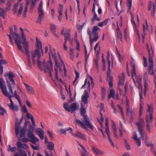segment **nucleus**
Returning <instances> with one entry per match:
<instances>
[{
  "label": "nucleus",
  "mask_w": 156,
  "mask_h": 156,
  "mask_svg": "<svg viewBox=\"0 0 156 156\" xmlns=\"http://www.w3.org/2000/svg\"><path fill=\"white\" fill-rule=\"evenodd\" d=\"M18 6V3L15 4L14 5V6H13V8L12 9V11L13 12V14H15L17 12Z\"/></svg>",
  "instance_id": "nucleus-44"
},
{
  "label": "nucleus",
  "mask_w": 156,
  "mask_h": 156,
  "mask_svg": "<svg viewBox=\"0 0 156 156\" xmlns=\"http://www.w3.org/2000/svg\"><path fill=\"white\" fill-rule=\"evenodd\" d=\"M92 150L93 152L95 153L97 155L102 154H104V152H103L94 146H92Z\"/></svg>",
  "instance_id": "nucleus-29"
},
{
  "label": "nucleus",
  "mask_w": 156,
  "mask_h": 156,
  "mask_svg": "<svg viewBox=\"0 0 156 156\" xmlns=\"http://www.w3.org/2000/svg\"><path fill=\"white\" fill-rule=\"evenodd\" d=\"M146 145L148 147L151 146L153 145V143L152 141L149 142H147L146 143H145Z\"/></svg>",
  "instance_id": "nucleus-64"
},
{
  "label": "nucleus",
  "mask_w": 156,
  "mask_h": 156,
  "mask_svg": "<svg viewBox=\"0 0 156 156\" xmlns=\"http://www.w3.org/2000/svg\"><path fill=\"white\" fill-rule=\"evenodd\" d=\"M2 49V48L0 47V51ZM2 58V55L0 52V58ZM7 63V62L5 60L3 59L0 60V73L2 74L3 73V66L2 65Z\"/></svg>",
  "instance_id": "nucleus-17"
},
{
  "label": "nucleus",
  "mask_w": 156,
  "mask_h": 156,
  "mask_svg": "<svg viewBox=\"0 0 156 156\" xmlns=\"http://www.w3.org/2000/svg\"><path fill=\"white\" fill-rule=\"evenodd\" d=\"M49 49L50 51V52L49 54V60L47 61V63H46L44 60L43 62V66L44 68V69L45 72L46 73H49V76L52 78V75L51 72L53 71L52 64L51 61V56L52 58H53L55 62V67L54 68L55 70V78L56 80L58 79V69L60 72L62 71L61 67L62 66H63L64 68V74H65V73H66V68L65 67V64L63 63L62 60L60 58V60L61 62L60 65H59L58 66V62L57 59L56 58V57L55 55H54L52 52V48L51 46L49 45Z\"/></svg>",
  "instance_id": "nucleus-1"
},
{
  "label": "nucleus",
  "mask_w": 156,
  "mask_h": 156,
  "mask_svg": "<svg viewBox=\"0 0 156 156\" xmlns=\"http://www.w3.org/2000/svg\"><path fill=\"white\" fill-rule=\"evenodd\" d=\"M4 76L6 77L5 80L8 89L10 93L13 94V92L12 88L14 87L15 84V82L14 79V78L15 77V74L12 71H10L5 73Z\"/></svg>",
  "instance_id": "nucleus-3"
},
{
  "label": "nucleus",
  "mask_w": 156,
  "mask_h": 156,
  "mask_svg": "<svg viewBox=\"0 0 156 156\" xmlns=\"http://www.w3.org/2000/svg\"><path fill=\"white\" fill-rule=\"evenodd\" d=\"M94 65L95 66L96 69H98V58H96L94 60Z\"/></svg>",
  "instance_id": "nucleus-42"
},
{
  "label": "nucleus",
  "mask_w": 156,
  "mask_h": 156,
  "mask_svg": "<svg viewBox=\"0 0 156 156\" xmlns=\"http://www.w3.org/2000/svg\"><path fill=\"white\" fill-rule=\"evenodd\" d=\"M100 30V28L97 26L94 27L92 30V33L94 36V37L92 39L91 36L90 37V43L91 45L95 41H97L98 37V33L97 31Z\"/></svg>",
  "instance_id": "nucleus-10"
},
{
  "label": "nucleus",
  "mask_w": 156,
  "mask_h": 156,
  "mask_svg": "<svg viewBox=\"0 0 156 156\" xmlns=\"http://www.w3.org/2000/svg\"><path fill=\"white\" fill-rule=\"evenodd\" d=\"M42 6L43 4L42 2H41L39 4L38 8L39 16L37 20V22L40 23H41L44 15V11L42 9Z\"/></svg>",
  "instance_id": "nucleus-11"
},
{
  "label": "nucleus",
  "mask_w": 156,
  "mask_h": 156,
  "mask_svg": "<svg viewBox=\"0 0 156 156\" xmlns=\"http://www.w3.org/2000/svg\"><path fill=\"white\" fill-rule=\"evenodd\" d=\"M47 144V148L48 150L51 151H52L54 150V144L52 142H50Z\"/></svg>",
  "instance_id": "nucleus-31"
},
{
  "label": "nucleus",
  "mask_w": 156,
  "mask_h": 156,
  "mask_svg": "<svg viewBox=\"0 0 156 156\" xmlns=\"http://www.w3.org/2000/svg\"><path fill=\"white\" fill-rule=\"evenodd\" d=\"M15 35H16V38L14 39L15 42L19 49L23 51L22 46L21 44V42L20 39V37L18 34H15Z\"/></svg>",
  "instance_id": "nucleus-14"
},
{
  "label": "nucleus",
  "mask_w": 156,
  "mask_h": 156,
  "mask_svg": "<svg viewBox=\"0 0 156 156\" xmlns=\"http://www.w3.org/2000/svg\"><path fill=\"white\" fill-rule=\"evenodd\" d=\"M115 92L113 89L110 90V93L108 94V98L110 99L111 97L113 98L115 95Z\"/></svg>",
  "instance_id": "nucleus-35"
},
{
  "label": "nucleus",
  "mask_w": 156,
  "mask_h": 156,
  "mask_svg": "<svg viewBox=\"0 0 156 156\" xmlns=\"http://www.w3.org/2000/svg\"><path fill=\"white\" fill-rule=\"evenodd\" d=\"M25 53L27 58V64L28 66L30 67L31 66V62L30 57L29 55L28 49L25 50Z\"/></svg>",
  "instance_id": "nucleus-20"
},
{
  "label": "nucleus",
  "mask_w": 156,
  "mask_h": 156,
  "mask_svg": "<svg viewBox=\"0 0 156 156\" xmlns=\"http://www.w3.org/2000/svg\"><path fill=\"white\" fill-rule=\"evenodd\" d=\"M144 120L143 119H140L139 122L136 123V125L138 129H143L144 125Z\"/></svg>",
  "instance_id": "nucleus-27"
},
{
  "label": "nucleus",
  "mask_w": 156,
  "mask_h": 156,
  "mask_svg": "<svg viewBox=\"0 0 156 156\" xmlns=\"http://www.w3.org/2000/svg\"><path fill=\"white\" fill-rule=\"evenodd\" d=\"M108 139L109 140V142L110 143L112 146L113 147H114V144L113 143V142L112 141V139L111 138L110 136V135L108 136Z\"/></svg>",
  "instance_id": "nucleus-59"
},
{
  "label": "nucleus",
  "mask_w": 156,
  "mask_h": 156,
  "mask_svg": "<svg viewBox=\"0 0 156 156\" xmlns=\"http://www.w3.org/2000/svg\"><path fill=\"white\" fill-rule=\"evenodd\" d=\"M11 6V0H8L6 3V9L7 10H10V7Z\"/></svg>",
  "instance_id": "nucleus-38"
},
{
  "label": "nucleus",
  "mask_w": 156,
  "mask_h": 156,
  "mask_svg": "<svg viewBox=\"0 0 156 156\" xmlns=\"http://www.w3.org/2000/svg\"><path fill=\"white\" fill-rule=\"evenodd\" d=\"M148 108L147 112L149 113V116L147 115L146 116L145 122H146V126L147 129L149 132H150V123H152L153 122V108L152 106L147 105Z\"/></svg>",
  "instance_id": "nucleus-5"
},
{
  "label": "nucleus",
  "mask_w": 156,
  "mask_h": 156,
  "mask_svg": "<svg viewBox=\"0 0 156 156\" xmlns=\"http://www.w3.org/2000/svg\"><path fill=\"white\" fill-rule=\"evenodd\" d=\"M36 40L37 41V43L36 45V50L37 49L38 51H40V49H41L42 52V54L43 55V50L42 49V44L40 41H38V39L37 38H36Z\"/></svg>",
  "instance_id": "nucleus-25"
},
{
  "label": "nucleus",
  "mask_w": 156,
  "mask_h": 156,
  "mask_svg": "<svg viewBox=\"0 0 156 156\" xmlns=\"http://www.w3.org/2000/svg\"><path fill=\"white\" fill-rule=\"evenodd\" d=\"M75 72L76 75V78L73 81V85H74L75 82L76 81L77 79L79 77V73L76 70H75Z\"/></svg>",
  "instance_id": "nucleus-52"
},
{
  "label": "nucleus",
  "mask_w": 156,
  "mask_h": 156,
  "mask_svg": "<svg viewBox=\"0 0 156 156\" xmlns=\"http://www.w3.org/2000/svg\"><path fill=\"white\" fill-rule=\"evenodd\" d=\"M153 9H152V11L151 12V16L153 17L154 16H155V6L154 4L153 5Z\"/></svg>",
  "instance_id": "nucleus-57"
},
{
  "label": "nucleus",
  "mask_w": 156,
  "mask_h": 156,
  "mask_svg": "<svg viewBox=\"0 0 156 156\" xmlns=\"http://www.w3.org/2000/svg\"><path fill=\"white\" fill-rule=\"evenodd\" d=\"M26 5L25 8V9L23 13V16L24 17H26V12L28 9V5L29 4L31 3L30 9L32 10L34 6L35 5L37 0H26Z\"/></svg>",
  "instance_id": "nucleus-12"
},
{
  "label": "nucleus",
  "mask_w": 156,
  "mask_h": 156,
  "mask_svg": "<svg viewBox=\"0 0 156 156\" xmlns=\"http://www.w3.org/2000/svg\"><path fill=\"white\" fill-rule=\"evenodd\" d=\"M145 22L146 24V26L145 27L144 24L143 25V31L144 32H145L146 30L147 29L148 27V25H147V20H146Z\"/></svg>",
  "instance_id": "nucleus-55"
},
{
  "label": "nucleus",
  "mask_w": 156,
  "mask_h": 156,
  "mask_svg": "<svg viewBox=\"0 0 156 156\" xmlns=\"http://www.w3.org/2000/svg\"><path fill=\"white\" fill-rule=\"evenodd\" d=\"M108 22V20L106 19L103 21L101 23H99L98 24V25L100 27H102L103 26L106 25Z\"/></svg>",
  "instance_id": "nucleus-39"
},
{
  "label": "nucleus",
  "mask_w": 156,
  "mask_h": 156,
  "mask_svg": "<svg viewBox=\"0 0 156 156\" xmlns=\"http://www.w3.org/2000/svg\"><path fill=\"white\" fill-rule=\"evenodd\" d=\"M6 13V12L3 9L0 8V16L3 18H5V15Z\"/></svg>",
  "instance_id": "nucleus-40"
},
{
  "label": "nucleus",
  "mask_w": 156,
  "mask_h": 156,
  "mask_svg": "<svg viewBox=\"0 0 156 156\" xmlns=\"http://www.w3.org/2000/svg\"><path fill=\"white\" fill-rule=\"evenodd\" d=\"M26 88L30 94H32L34 92V91L32 87L28 86Z\"/></svg>",
  "instance_id": "nucleus-48"
},
{
  "label": "nucleus",
  "mask_w": 156,
  "mask_h": 156,
  "mask_svg": "<svg viewBox=\"0 0 156 156\" xmlns=\"http://www.w3.org/2000/svg\"><path fill=\"white\" fill-rule=\"evenodd\" d=\"M107 80L108 81V85L110 88H112L113 87L112 81L113 77L111 76L108 73H107Z\"/></svg>",
  "instance_id": "nucleus-23"
},
{
  "label": "nucleus",
  "mask_w": 156,
  "mask_h": 156,
  "mask_svg": "<svg viewBox=\"0 0 156 156\" xmlns=\"http://www.w3.org/2000/svg\"><path fill=\"white\" fill-rule=\"evenodd\" d=\"M35 129V127L32 125H30L28 127L27 130V136L30 138V141L33 144H35L39 141V139L34 135L33 132Z\"/></svg>",
  "instance_id": "nucleus-6"
},
{
  "label": "nucleus",
  "mask_w": 156,
  "mask_h": 156,
  "mask_svg": "<svg viewBox=\"0 0 156 156\" xmlns=\"http://www.w3.org/2000/svg\"><path fill=\"white\" fill-rule=\"evenodd\" d=\"M22 111L25 113H26L28 112V111L27 108L25 105H23L22 108Z\"/></svg>",
  "instance_id": "nucleus-56"
},
{
  "label": "nucleus",
  "mask_w": 156,
  "mask_h": 156,
  "mask_svg": "<svg viewBox=\"0 0 156 156\" xmlns=\"http://www.w3.org/2000/svg\"><path fill=\"white\" fill-rule=\"evenodd\" d=\"M0 88L2 93L5 96L8 97L9 98L14 97L12 95H10L8 93L5 82L2 77L0 78Z\"/></svg>",
  "instance_id": "nucleus-7"
},
{
  "label": "nucleus",
  "mask_w": 156,
  "mask_h": 156,
  "mask_svg": "<svg viewBox=\"0 0 156 156\" xmlns=\"http://www.w3.org/2000/svg\"><path fill=\"white\" fill-rule=\"evenodd\" d=\"M58 131L60 134H66V129H58Z\"/></svg>",
  "instance_id": "nucleus-43"
},
{
  "label": "nucleus",
  "mask_w": 156,
  "mask_h": 156,
  "mask_svg": "<svg viewBox=\"0 0 156 156\" xmlns=\"http://www.w3.org/2000/svg\"><path fill=\"white\" fill-rule=\"evenodd\" d=\"M36 132L39 133L38 135L41 139L43 140L44 139V132L43 130L40 128H38L36 129Z\"/></svg>",
  "instance_id": "nucleus-28"
},
{
  "label": "nucleus",
  "mask_w": 156,
  "mask_h": 156,
  "mask_svg": "<svg viewBox=\"0 0 156 156\" xmlns=\"http://www.w3.org/2000/svg\"><path fill=\"white\" fill-rule=\"evenodd\" d=\"M95 4H93L92 9V12L94 13V18L97 21L100 20L99 18L98 17L97 15L95 12Z\"/></svg>",
  "instance_id": "nucleus-30"
},
{
  "label": "nucleus",
  "mask_w": 156,
  "mask_h": 156,
  "mask_svg": "<svg viewBox=\"0 0 156 156\" xmlns=\"http://www.w3.org/2000/svg\"><path fill=\"white\" fill-rule=\"evenodd\" d=\"M70 33V30L69 29H67L66 30L65 33L64 35V38L68 40V41H70V43L72 44L73 41V38H71Z\"/></svg>",
  "instance_id": "nucleus-15"
},
{
  "label": "nucleus",
  "mask_w": 156,
  "mask_h": 156,
  "mask_svg": "<svg viewBox=\"0 0 156 156\" xmlns=\"http://www.w3.org/2000/svg\"><path fill=\"white\" fill-rule=\"evenodd\" d=\"M135 140L136 141V143L138 147L141 145V140L140 138H138Z\"/></svg>",
  "instance_id": "nucleus-50"
},
{
  "label": "nucleus",
  "mask_w": 156,
  "mask_h": 156,
  "mask_svg": "<svg viewBox=\"0 0 156 156\" xmlns=\"http://www.w3.org/2000/svg\"><path fill=\"white\" fill-rule=\"evenodd\" d=\"M63 107L66 111L71 113L79 109V104L76 103H72L69 106H68L67 103H65L64 104Z\"/></svg>",
  "instance_id": "nucleus-9"
},
{
  "label": "nucleus",
  "mask_w": 156,
  "mask_h": 156,
  "mask_svg": "<svg viewBox=\"0 0 156 156\" xmlns=\"http://www.w3.org/2000/svg\"><path fill=\"white\" fill-rule=\"evenodd\" d=\"M17 34L15 32L14 33L13 32L12 28H10V34H7V35L8 36L10 40V41L12 44H13V43L12 41V39L11 37V36H12L15 39V38H16V35H15V34Z\"/></svg>",
  "instance_id": "nucleus-16"
},
{
  "label": "nucleus",
  "mask_w": 156,
  "mask_h": 156,
  "mask_svg": "<svg viewBox=\"0 0 156 156\" xmlns=\"http://www.w3.org/2000/svg\"><path fill=\"white\" fill-rule=\"evenodd\" d=\"M50 29L51 30L52 32H56V26L53 24H51L50 26Z\"/></svg>",
  "instance_id": "nucleus-45"
},
{
  "label": "nucleus",
  "mask_w": 156,
  "mask_h": 156,
  "mask_svg": "<svg viewBox=\"0 0 156 156\" xmlns=\"http://www.w3.org/2000/svg\"><path fill=\"white\" fill-rule=\"evenodd\" d=\"M80 113L83 118L82 119L81 121L80 120L76 119V122L77 123L81 126L82 128L85 129H87L88 128L93 130V128L91 124L90 121L87 115H85L86 109L83 105H82L80 108Z\"/></svg>",
  "instance_id": "nucleus-2"
},
{
  "label": "nucleus",
  "mask_w": 156,
  "mask_h": 156,
  "mask_svg": "<svg viewBox=\"0 0 156 156\" xmlns=\"http://www.w3.org/2000/svg\"><path fill=\"white\" fill-rule=\"evenodd\" d=\"M76 142L78 143L80 147H81L82 148V149H83L84 151V152L82 153L81 154L82 156H86V155L87 152V150L85 149L84 147L79 142V141H78V140H76Z\"/></svg>",
  "instance_id": "nucleus-32"
},
{
  "label": "nucleus",
  "mask_w": 156,
  "mask_h": 156,
  "mask_svg": "<svg viewBox=\"0 0 156 156\" xmlns=\"http://www.w3.org/2000/svg\"><path fill=\"white\" fill-rule=\"evenodd\" d=\"M17 146L18 148H22L27 150L28 148V146L26 144H23L21 142L18 141L17 143Z\"/></svg>",
  "instance_id": "nucleus-21"
},
{
  "label": "nucleus",
  "mask_w": 156,
  "mask_h": 156,
  "mask_svg": "<svg viewBox=\"0 0 156 156\" xmlns=\"http://www.w3.org/2000/svg\"><path fill=\"white\" fill-rule=\"evenodd\" d=\"M20 29L21 32V38L22 39H25V38H26V37L24 36V34L23 32V30L21 27H20Z\"/></svg>",
  "instance_id": "nucleus-54"
},
{
  "label": "nucleus",
  "mask_w": 156,
  "mask_h": 156,
  "mask_svg": "<svg viewBox=\"0 0 156 156\" xmlns=\"http://www.w3.org/2000/svg\"><path fill=\"white\" fill-rule=\"evenodd\" d=\"M131 66L132 68V71H131V74L132 77V78L133 81L134 82V77L136 76V70H135V65L134 63V62L133 61H132L131 62Z\"/></svg>",
  "instance_id": "nucleus-19"
},
{
  "label": "nucleus",
  "mask_w": 156,
  "mask_h": 156,
  "mask_svg": "<svg viewBox=\"0 0 156 156\" xmlns=\"http://www.w3.org/2000/svg\"><path fill=\"white\" fill-rule=\"evenodd\" d=\"M23 5L22 4H21L17 13V16H20L21 15L23 11Z\"/></svg>",
  "instance_id": "nucleus-47"
},
{
  "label": "nucleus",
  "mask_w": 156,
  "mask_h": 156,
  "mask_svg": "<svg viewBox=\"0 0 156 156\" xmlns=\"http://www.w3.org/2000/svg\"><path fill=\"white\" fill-rule=\"evenodd\" d=\"M76 49L78 51H79L80 50V45L79 42L78 41H76Z\"/></svg>",
  "instance_id": "nucleus-61"
},
{
  "label": "nucleus",
  "mask_w": 156,
  "mask_h": 156,
  "mask_svg": "<svg viewBox=\"0 0 156 156\" xmlns=\"http://www.w3.org/2000/svg\"><path fill=\"white\" fill-rule=\"evenodd\" d=\"M23 41L22 42V44L24 45V48L25 50L28 49V43L26 40V39H22Z\"/></svg>",
  "instance_id": "nucleus-36"
},
{
  "label": "nucleus",
  "mask_w": 156,
  "mask_h": 156,
  "mask_svg": "<svg viewBox=\"0 0 156 156\" xmlns=\"http://www.w3.org/2000/svg\"><path fill=\"white\" fill-rule=\"evenodd\" d=\"M151 50L148 51V61L149 62H153V58L154 57V52L152 49V46L151 45Z\"/></svg>",
  "instance_id": "nucleus-18"
},
{
  "label": "nucleus",
  "mask_w": 156,
  "mask_h": 156,
  "mask_svg": "<svg viewBox=\"0 0 156 156\" xmlns=\"http://www.w3.org/2000/svg\"><path fill=\"white\" fill-rule=\"evenodd\" d=\"M117 35L118 38L121 41H122V35L120 31L118 32V33H117Z\"/></svg>",
  "instance_id": "nucleus-49"
},
{
  "label": "nucleus",
  "mask_w": 156,
  "mask_h": 156,
  "mask_svg": "<svg viewBox=\"0 0 156 156\" xmlns=\"http://www.w3.org/2000/svg\"><path fill=\"white\" fill-rule=\"evenodd\" d=\"M149 66L148 69V73L150 75H152L154 74L153 70V62H149Z\"/></svg>",
  "instance_id": "nucleus-24"
},
{
  "label": "nucleus",
  "mask_w": 156,
  "mask_h": 156,
  "mask_svg": "<svg viewBox=\"0 0 156 156\" xmlns=\"http://www.w3.org/2000/svg\"><path fill=\"white\" fill-rule=\"evenodd\" d=\"M140 116H141L143 113V107L142 105L141 104H140Z\"/></svg>",
  "instance_id": "nucleus-53"
},
{
  "label": "nucleus",
  "mask_w": 156,
  "mask_h": 156,
  "mask_svg": "<svg viewBox=\"0 0 156 156\" xmlns=\"http://www.w3.org/2000/svg\"><path fill=\"white\" fill-rule=\"evenodd\" d=\"M138 130L141 137L143 139L144 135L146 134L145 132L144 131L143 128L138 129Z\"/></svg>",
  "instance_id": "nucleus-37"
},
{
  "label": "nucleus",
  "mask_w": 156,
  "mask_h": 156,
  "mask_svg": "<svg viewBox=\"0 0 156 156\" xmlns=\"http://www.w3.org/2000/svg\"><path fill=\"white\" fill-rule=\"evenodd\" d=\"M143 60H144V66L145 67H146L147 66V58L144 57H143Z\"/></svg>",
  "instance_id": "nucleus-58"
},
{
  "label": "nucleus",
  "mask_w": 156,
  "mask_h": 156,
  "mask_svg": "<svg viewBox=\"0 0 156 156\" xmlns=\"http://www.w3.org/2000/svg\"><path fill=\"white\" fill-rule=\"evenodd\" d=\"M144 94L145 95L146 94V90L147 89H148V84L146 80H145V82L144 83Z\"/></svg>",
  "instance_id": "nucleus-51"
},
{
  "label": "nucleus",
  "mask_w": 156,
  "mask_h": 156,
  "mask_svg": "<svg viewBox=\"0 0 156 156\" xmlns=\"http://www.w3.org/2000/svg\"><path fill=\"white\" fill-rule=\"evenodd\" d=\"M32 57V60L33 64L35 65L36 64V61L37 63L38 67L41 71L43 70L41 62L40 60L41 56L40 53V51L38 50H35L34 51L31 52Z\"/></svg>",
  "instance_id": "nucleus-4"
},
{
  "label": "nucleus",
  "mask_w": 156,
  "mask_h": 156,
  "mask_svg": "<svg viewBox=\"0 0 156 156\" xmlns=\"http://www.w3.org/2000/svg\"><path fill=\"white\" fill-rule=\"evenodd\" d=\"M132 0H127L126 5L128 7V10H130L132 7Z\"/></svg>",
  "instance_id": "nucleus-41"
},
{
  "label": "nucleus",
  "mask_w": 156,
  "mask_h": 156,
  "mask_svg": "<svg viewBox=\"0 0 156 156\" xmlns=\"http://www.w3.org/2000/svg\"><path fill=\"white\" fill-rule=\"evenodd\" d=\"M125 80V76L124 74L122 73L121 76H119L118 86H119L120 85H123L124 84V82Z\"/></svg>",
  "instance_id": "nucleus-26"
},
{
  "label": "nucleus",
  "mask_w": 156,
  "mask_h": 156,
  "mask_svg": "<svg viewBox=\"0 0 156 156\" xmlns=\"http://www.w3.org/2000/svg\"><path fill=\"white\" fill-rule=\"evenodd\" d=\"M89 97L88 90H84L83 94L81 97V101L85 104H87L88 103V99Z\"/></svg>",
  "instance_id": "nucleus-13"
},
{
  "label": "nucleus",
  "mask_w": 156,
  "mask_h": 156,
  "mask_svg": "<svg viewBox=\"0 0 156 156\" xmlns=\"http://www.w3.org/2000/svg\"><path fill=\"white\" fill-rule=\"evenodd\" d=\"M6 112V110L2 107H0V115H3Z\"/></svg>",
  "instance_id": "nucleus-46"
},
{
  "label": "nucleus",
  "mask_w": 156,
  "mask_h": 156,
  "mask_svg": "<svg viewBox=\"0 0 156 156\" xmlns=\"http://www.w3.org/2000/svg\"><path fill=\"white\" fill-rule=\"evenodd\" d=\"M7 147L8 148V151H11L12 152H15L17 150V148L16 147H12L9 145H8Z\"/></svg>",
  "instance_id": "nucleus-33"
},
{
  "label": "nucleus",
  "mask_w": 156,
  "mask_h": 156,
  "mask_svg": "<svg viewBox=\"0 0 156 156\" xmlns=\"http://www.w3.org/2000/svg\"><path fill=\"white\" fill-rule=\"evenodd\" d=\"M10 109L15 111H18L19 110L18 106L17 105H14V104L12 106L9 105Z\"/></svg>",
  "instance_id": "nucleus-34"
},
{
  "label": "nucleus",
  "mask_w": 156,
  "mask_h": 156,
  "mask_svg": "<svg viewBox=\"0 0 156 156\" xmlns=\"http://www.w3.org/2000/svg\"><path fill=\"white\" fill-rule=\"evenodd\" d=\"M20 125L19 121L18 122L16 121L15 124V133L17 136L19 135L21 138L25 136L26 133L25 128H22Z\"/></svg>",
  "instance_id": "nucleus-8"
},
{
  "label": "nucleus",
  "mask_w": 156,
  "mask_h": 156,
  "mask_svg": "<svg viewBox=\"0 0 156 156\" xmlns=\"http://www.w3.org/2000/svg\"><path fill=\"white\" fill-rule=\"evenodd\" d=\"M71 133L73 136H76L79 138H81L82 139H85V136L82 133L80 132H77L76 133H74L72 132H71Z\"/></svg>",
  "instance_id": "nucleus-22"
},
{
  "label": "nucleus",
  "mask_w": 156,
  "mask_h": 156,
  "mask_svg": "<svg viewBox=\"0 0 156 156\" xmlns=\"http://www.w3.org/2000/svg\"><path fill=\"white\" fill-rule=\"evenodd\" d=\"M112 129L114 131V133L115 136L116 137H117V135L116 134L117 132V130H116V127H112Z\"/></svg>",
  "instance_id": "nucleus-60"
},
{
  "label": "nucleus",
  "mask_w": 156,
  "mask_h": 156,
  "mask_svg": "<svg viewBox=\"0 0 156 156\" xmlns=\"http://www.w3.org/2000/svg\"><path fill=\"white\" fill-rule=\"evenodd\" d=\"M63 9V5L61 4H60L59 8V13H62Z\"/></svg>",
  "instance_id": "nucleus-62"
},
{
  "label": "nucleus",
  "mask_w": 156,
  "mask_h": 156,
  "mask_svg": "<svg viewBox=\"0 0 156 156\" xmlns=\"http://www.w3.org/2000/svg\"><path fill=\"white\" fill-rule=\"evenodd\" d=\"M133 29L134 31L136 32V34H138L140 33L138 29L136 28V25L133 26Z\"/></svg>",
  "instance_id": "nucleus-63"
}]
</instances>
